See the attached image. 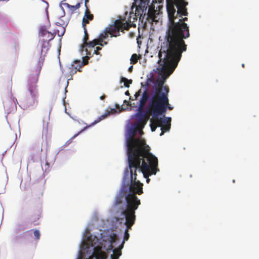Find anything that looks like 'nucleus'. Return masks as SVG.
<instances>
[{"instance_id": "obj_34", "label": "nucleus", "mask_w": 259, "mask_h": 259, "mask_svg": "<svg viewBox=\"0 0 259 259\" xmlns=\"http://www.w3.org/2000/svg\"><path fill=\"white\" fill-rule=\"evenodd\" d=\"M125 94L126 95H127V96L130 95L129 92H128V91H127L126 92H125Z\"/></svg>"}, {"instance_id": "obj_21", "label": "nucleus", "mask_w": 259, "mask_h": 259, "mask_svg": "<svg viewBox=\"0 0 259 259\" xmlns=\"http://www.w3.org/2000/svg\"><path fill=\"white\" fill-rule=\"evenodd\" d=\"M141 58V55H138L136 54H134L132 55V57L131 58V63L132 64H135L137 63L138 60Z\"/></svg>"}, {"instance_id": "obj_32", "label": "nucleus", "mask_w": 259, "mask_h": 259, "mask_svg": "<svg viewBox=\"0 0 259 259\" xmlns=\"http://www.w3.org/2000/svg\"><path fill=\"white\" fill-rule=\"evenodd\" d=\"M142 129L143 128H140V130H138V132H139L140 135H142L143 134V132L142 131Z\"/></svg>"}, {"instance_id": "obj_27", "label": "nucleus", "mask_w": 259, "mask_h": 259, "mask_svg": "<svg viewBox=\"0 0 259 259\" xmlns=\"http://www.w3.org/2000/svg\"><path fill=\"white\" fill-rule=\"evenodd\" d=\"M141 90L142 89H140V90H139L136 93V94H135V99L136 100L137 99V98L140 96L141 95Z\"/></svg>"}, {"instance_id": "obj_2", "label": "nucleus", "mask_w": 259, "mask_h": 259, "mask_svg": "<svg viewBox=\"0 0 259 259\" xmlns=\"http://www.w3.org/2000/svg\"><path fill=\"white\" fill-rule=\"evenodd\" d=\"M137 161L134 164V168L131 167L130 163L128 162V167L124 170L123 179L124 181L130 180V184L136 183L139 187H141L143 191V184L140 181H137V172H141L144 177L146 179V182L148 183L150 181L149 177L155 175L159 171L158 159L152 153H149L137 157Z\"/></svg>"}, {"instance_id": "obj_11", "label": "nucleus", "mask_w": 259, "mask_h": 259, "mask_svg": "<svg viewBox=\"0 0 259 259\" xmlns=\"http://www.w3.org/2000/svg\"><path fill=\"white\" fill-rule=\"evenodd\" d=\"M166 10L168 12V8H170L171 6L175 9L174 6H176L178 11L177 17L179 15V17L182 16H187L188 12L186 6L188 5V2H185L184 0H166Z\"/></svg>"}, {"instance_id": "obj_30", "label": "nucleus", "mask_w": 259, "mask_h": 259, "mask_svg": "<svg viewBox=\"0 0 259 259\" xmlns=\"http://www.w3.org/2000/svg\"><path fill=\"white\" fill-rule=\"evenodd\" d=\"M106 98V96L103 95L100 97V99L102 100H104Z\"/></svg>"}, {"instance_id": "obj_24", "label": "nucleus", "mask_w": 259, "mask_h": 259, "mask_svg": "<svg viewBox=\"0 0 259 259\" xmlns=\"http://www.w3.org/2000/svg\"><path fill=\"white\" fill-rule=\"evenodd\" d=\"M64 5L72 12V13H73L76 10L75 6L71 5L68 3H65Z\"/></svg>"}, {"instance_id": "obj_29", "label": "nucleus", "mask_w": 259, "mask_h": 259, "mask_svg": "<svg viewBox=\"0 0 259 259\" xmlns=\"http://www.w3.org/2000/svg\"><path fill=\"white\" fill-rule=\"evenodd\" d=\"M89 0H85L84 1V6L85 7V8H87V7H88L87 4L89 3Z\"/></svg>"}, {"instance_id": "obj_7", "label": "nucleus", "mask_w": 259, "mask_h": 259, "mask_svg": "<svg viewBox=\"0 0 259 259\" xmlns=\"http://www.w3.org/2000/svg\"><path fill=\"white\" fill-rule=\"evenodd\" d=\"M168 95L161 94L157 99L150 101L148 106V112L153 116H160L163 117L167 109L171 110L173 107L169 103Z\"/></svg>"}, {"instance_id": "obj_28", "label": "nucleus", "mask_w": 259, "mask_h": 259, "mask_svg": "<svg viewBox=\"0 0 259 259\" xmlns=\"http://www.w3.org/2000/svg\"><path fill=\"white\" fill-rule=\"evenodd\" d=\"M82 0L80 2L78 3L77 4H76V5L75 6V7L76 8V9H78L80 8V5L82 3Z\"/></svg>"}, {"instance_id": "obj_17", "label": "nucleus", "mask_w": 259, "mask_h": 259, "mask_svg": "<svg viewBox=\"0 0 259 259\" xmlns=\"http://www.w3.org/2000/svg\"><path fill=\"white\" fill-rule=\"evenodd\" d=\"M125 225L126 226V229H125V232H124L123 241L122 242L121 245L118 247V248H121V249L123 247V245H124L125 241H127L130 237V235L128 234V230L131 229L132 226L135 224V222L136 220V215L134 216V219L133 220V223H131V222L128 223L127 221V217H125Z\"/></svg>"}, {"instance_id": "obj_16", "label": "nucleus", "mask_w": 259, "mask_h": 259, "mask_svg": "<svg viewBox=\"0 0 259 259\" xmlns=\"http://www.w3.org/2000/svg\"><path fill=\"white\" fill-rule=\"evenodd\" d=\"M151 93L149 94L147 88H144L142 97L139 101V104L138 106V111L142 112L143 110L144 107L145 106L147 101L150 100ZM150 101H149V102Z\"/></svg>"}, {"instance_id": "obj_36", "label": "nucleus", "mask_w": 259, "mask_h": 259, "mask_svg": "<svg viewBox=\"0 0 259 259\" xmlns=\"http://www.w3.org/2000/svg\"><path fill=\"white\" fill-rule=\"evenodd\" d=\"M242 66L243 67H244V64H242Z\"/></svg>"}, {"instance_id": "obj_8", "label": "nucleus", "mask_w": 259, "mask_h": 259, "mask_svg": "<svg viewBox=\"0 0 259 259\" xmlns=\"http://www.w3.org/2000/svg\"><path fill=\"white\" fill-rule=\"evenodd\" d=\"M159 116H153L150 119V127L152 132H154L157 127H161L162 136L165 132L169 131L171 126V118L168 117H159Z\"/></svg>"}, {"instance_id": "obj_33", "label": "nucleus", "mask_w": 259, "mask_h": 259, "mask_svg": "<svg viewBox=\"0 0 259 259\" xmlns=\"http://www.w3.org/2000/svg\"><path fill=\"white\" fill-rule=\"evenodd\" d=\"M64 32H65V29H64V28H63V33H62L61 34H59V31H58V36H62V35H63V34H64Z\"/></svg>"}, {"instance_id": "obj_5", "label": "nucleus", "mask_w": 259, "mask_h": 259, "mask_svg": "<svg viewBox=\"0 0 259 259\" xmlns=\"http://www.w3.org/2000/svg\"><path fill=\"white\" fill-rule=\"evenodd\" d=\"M44 61V58L41 56L37 65L30 69L27 76L26 88L28 93L26 94L21 101V105L24 109L35 106L37 103L36 98L38 96L37 82Z\"/></svg>"}, {"instance_id": "obj_14", "label": "nucleus", "mask_w": 259, "mask_h": 259, "mask_svg": "<svg viewBox=\"0 0 259 259\" xmlns=\"http://www.w3.org/2000/svg\"><path fill=\"white\" fill-rule=\"evenodd\" d=\"M116 112V110L115 109L112 108L110 109V110L107 109L106 110V112L105 114L101 115L96 120H95L92 124L89 125V126H85L83 129L81 130L80 132H79L77 134H75L71 138V139H73L76 137L78 135H79L81 133H82L84 130L87 129L88 127H90L93 125H95V124L99 122L102 120L106 118L108 115L111 114H113Z\"/></svg>"}, {"instance_id": "obj_4", "label": "nucleus", "mask_w": 259, "mask_h": 259, "mask_svg": "<svg viewBox=\"0 0 259 259\" xmlns=\"http://www.w3.org/2000/svg\"><path fill=\"white\" fill-rule=\"evenodd\" d=\"M139 130L135 125L131 127L128 130V138L126 140L128 162L133 168L137 161V157L151 153L150 147L144 139L135 138Z\"/></svg>"}, {"instance_id": "obj_31", "label": "nucleus", "mask_w": 259, "mask_h": 259, "mask_svg": "<svg viewBox=\"0 0 259 259\" xmlns=\"http://www.w3.org/2000/svg\"><path fill=\"white\" fill-rule=\"evenodd\" d=\"M133 66H130L128 69V71L130 72H131L132 71H133Z\"/></svg>"}, {"instance_id": "obj_13", "label": "nucleus", "mask_w": 259, "mask_h": 259, "mask_svg": "<svg viewBox=\"0 0 259 259\" xmlns=\"http://www.w3.org/2000/svg\"><path fill=\"white\" fill-rule=\"evenodd\" d=\"M84 30V37L83 38V44L82 45V49L85 48V51L88 49H92L96 45L99 44V40L97 39H94L91 41L88 42L89 40V34L87 31L86 27H83Z\"/></svg>"}, {"instance_id": "obj_19", "label": "nucleus", "mask_w": 259, "mask_h": 259, "mask_svg": "<svg viewBox=\"0 0 259 259\" xmlns=\"http://www.w3.org/2000/svg\"><path fill=\"white\" fill-rule=\"evenodd\" d=\"M113 252V254L111 255V259H118L121 255V248H114Z\"/></svg>"}, {"instance_id": "obj_6", "label": "nucleus", "mask_w": 259, "mask_h": 259, "mask_svg": "<svg viewBox=\"0 0 259 259\" xmlns=\"http://www.w3.org/2000/svg\"><path fill=\"white\" fill-rule=\"evenodd\" d=\"M158 58L159 57H158ZM159 60L160 58H159L158 61V64L161 62L162 60L163 61V65L162 67V70L164 76L162 79L157 80L154 85L153 91L151 93L150 101H153L157 99L158 97L161 96V94L168 95L169 88L167 85L163 86V84L164 83L165 78L168 77L174 71V70L170 73L171 67L170 65L165 62L164 54H161V60L160 61H159Z\"/></svg>"}, {"instance_id": "obj_37", "label": "nucleus", "mask_w": 259, "mask_h": 259, "mask_svg": "<svg viewBox=\"0 0 259 259\" xmlns=\"http://www.w3.org/2000/svg\"><path fill=\"white\" fill-rule=\"evenodd\" d=\"M148 15L150 17H151V16L150 15V14H149V12L148 13Z\"/></svg>"}, {"instance_id": "obj_12", "label": "nucleus", "mask_w": 259, "mask_h": 259, "mask_svg": "<svg viewBox=\"0 0 259 259\" xmlns=\"http://www.w3.org/2000/svg\"><path fill=\"white\" fill-rule=\"evenodd\" d=\"M91 55V52L89 51L88 49H87L86 56L82 57V62H80V60H74L73 62V63L71 64V66L70 67V74H74L76 73L77 71L81 72V68L88 64V60L90 59Z\"/></svg>"}, {"instance_id": "obj_35", "label": "nucleus", "mask_w": 259, "mask_h": 259, "mask_svg": "<svg viewBox=\"0 0 259 259\" xmlns=\"http://www.w3.org/2000/svg\"><path fill=\"white\" fill-rule=\"evenodd\" d=\"M42 151V148H40V149H39L40 152H41Z\"/></svg>"}, {"instance_id": "obj_20", "label": "nucleus", "mask_w": 259, "mask_h": 259, "mask_svg": "<svg viewBox=\"0 0 259 259\" xmlns=\"http://www.w3.org/2000/svg\"><path fill=\"white\" fill-rule=\"evenodd\" d=\"M109 238L111 243L109 247L111 249H112L113 248V244L118 240V237L116 234L113 233L109 235Z\"/></svg>"}, {"instance_id": "obj_3", "label": "nucleus", "mask_w": 259, "mask_h": 259, "mask_svg": "<svg viewBox=\"0 0 259 259\" xmlns=\"http://www.w3.org/2000/svg\"><path fill=\"white\" fill-rule=\"evenodd\" d=\"M143 193L141 187H139L136 183H124L116 197L114 202V205L116 206L121 204L124 199L125 200V205L121 209V214L124 217H127L128 223H133L134 216L136 215L135 211L141 204L140 200L136 195H141Z\"/></svg>"}, {"instance_id": "obj_9", "label": "nucleus", "mask_w": 259, "mask_h": 259, "mask_svg": "<svg viewBox=\"0 0 259 259\" xmlns=\"http://www.w3.org/2000/svg\"><path fill=\"white\" fill-rule=\"evenodd\" d=\"M56 35V32H49L44 26L40 27L39 31V41L42 42L41 53L47 52L50 47L49 42L53 40Z\"/></svg>"}, {"instance_id": "obj_22", "label": "nucleus", "mask_w": 259, "mask_h": 259, "mask_svg": "<svg viewBox=\"0 0 259 259\" xmlns=\"http://www.w3.org/2000/svg\"><path fill=\"white\" fill-rule=\"evenodd\" d=\"M102 48L100 47H96V49H94V47L92 49H89V51L91 52V55H90V57L93 56V54L100 55L101 56V55L100 54L99 51L101 50Z\"/></svg>"}, {"instance_id": "obj_26", "label": "nucleus", "mask_w": 259, "mask_h": 259, "mask_svg": "<svg viewBox=\"0 0 259 259\" xmlns=\"http://www.w3.org/2000/svg\"><path fill=\"white\" fill-rule=\"evenodd\" d=\"M33 234H34V235L36 239L37 240H39L40 238V234L39 230H35L33 232Z\"/></svg>"}, {"instance_id": "obj_25", "label": "nucleus", "mask_w": 259, "mask_h": 259, "mask_svg": "<svg viewBox=\"0 0 259 259\" xmlns=\"http://www.w3.org/2000/svg\"><path fill=\"white\" fill-rule=\"evenodd\" d=\"M106 34H103V33L101 34L99 36V38L98 39L100 41L99 44L98 45H100L103 46V45L102 44H101L100 42L102 41L103 39L106 38Z\"/></svg>"}, {"instance_id": "obj_10", "label": "nucleus", "mask_w": 259, "mask_h": 259, "mask_svg": "<svg viewBox=\"0 0 259 259\" xmlns=\"http://www.w3.org/2000/svg\"><path fill=\"white\" fill-rule=\"evenodd\" d=\"M131 26L130 23L125 19L116 20L114 24L109 27L107 32L112 36L116 37L120 35V31L123 32L124 30H128Z\"/></svg>"}, {"instance_id": "obj_15", "label": "nucleus", "mask_w": 259, "mask_h": 259, "mask_svg": "<svg viewBox=\"0 0 259 259\" xmlns=\"http://www.w3.org/2000/svg\"><path fill=\"white\" fill-rule=\"evenodd\" d=\"M149 117V115L143 113V111H139L136 114L137 121L134 125L139 130H140V128H143L147 123Z\"/></svg>"}, {"instance_id": "obj_1", "label": "nucleus", "mask_w": 259, "mask_h": 259, "mask_svg": "<svg viewBox=\"0 0 259 259\" xmlns=\"http://www.w3.org/2000/svg\"><path fill=\"white\" fill-rule=\"evenodd\" d=\"M175 9L171 6L168 8V23L165 31L163 41L161 43L160 49L158 53L161 60V54H164V60L171 67V73L178 66L182 57V54L187 50V45L184 39L189 37V27L185 21L187 17L180 19L178 22H175L177 16H175Z\"/></svg>"}, {"instance_id": "obj_18", "label": "nucleus", "mask_w": 259, "mask_h": 259, "mask_svg": "<svg viewBox=\"0 0 259 259\" xmlns=\"http://www.w3.org/2000/svg\"><path fill=\"white\" fill-rule=\"evenodd\" d=\"M93 19L94 15L91 13V12L88 7H87V8H85L84 16L82 18V27H86L87 24L89 23L90 21L93 20Z\"/></svg>"}, {"instance_id": "obj_23", "label": "nucleus", "mask_w": 259, "mask_h": 259, "mask_svg": "<svg viewBox=\"0 0 259 259\" xmlns=\"http://www.w3.org/2000/svg\"><path fill=\"white\" fill-rule=\"evenodd\" d=\"M121 81L124 82V87L126 88H129L130 84L132 83V79H128L125 77H122L121 79Z\"/></svg>"}]
</instances>
